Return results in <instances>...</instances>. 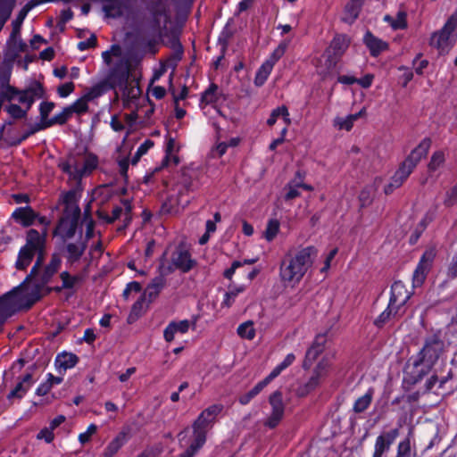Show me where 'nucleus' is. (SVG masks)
Returning <instances> with one entry per match:
<instances>
[{
    "mask_svg": "<svg viewBox=\"0 0 457 457\" xmlns=\"http://www.w3.org/2000/svg\"><path fill=\"white\" fill-rule=\"evenodd\" d=\"M43 256H37V262L26 280L12 290L0 296V328L17 312L30 308L44 295L45 286L57 272L61 266V258L54 254L50 263L42 273L38 269Z\"/></svg>",
    "mask_w": 457,
    "mask_h": 457,
    "instance_id": "1",
    "label": "nucleus"
},
{
    "mask_svg": "<svg viewBox=\"0 0 457 457\" xmlns=\"http://www.w3.org/2000/svg\"><path fill=\"white\" fill-rule=\"evenodd\" d=\"M120 46L112 45L107 51L102 53L104 62L108 68L105 78L89 88L82 96L89 103L99 97L108 89H116L117 86L122 85L127 76V66L117 62L120 58Z\"/></svg>",
    "mask_w": 457,
    "mask_h": 457,
    "instance_id": "2",
    "label": "nucleus"
},
{
    "mask_svg": "<svg viewBox=\"0 0 457 457\" xmlns=\"http://www.w3.org/2000/svg\"><path fill=\"white\" fill-rule=\"evenodd\" d=\"M317 255L318 250L314 246H306L288 253L280 265L281 281L287 287H295L312 266Z\"/></svg>",
    "mask_w": 457,
    "mask_h": 457,
    "instance_id": "3",
    "label": "nucleus"
},
{
    "mask_svg": "<svg viewBox=\"0 0 457 457\" xmlns=\"http://www.w3.org/2000/svg\"><path fill=\"white\" fill-rule=\"evenodd\" d=\"M411 294L402 281H395L391 286L388 304L374 320L373 324L382 328L388 323L398 321L406 312V304Z\"/></svg>",
    "mask_w": 457,
    "mask_h": 457,
    "instance_id": "4",
    "label": "nucleus"
},
{
    "mask_svg": "<svg viewBox=\"0 0 457 457\" xmlns=\"http://www.w3.org/2000/svg\"><path fill=\"white\" fill-rule=\"evenodd\" d=\"M168 16L165 12L147 14L139 27L138 45L145 53L155 54L156 45L166 29Z\"/></svg>",
    "mask_w": 457,
    "mask_h": 457,
    "instance_id": "5",
    "label": "nucleus"
},
{
    "mask_svg": "<svg viewBox=\"0 0 457 457\" xmlns=\"http://www.w3.org/2000/svg\"><path fill=\"white\" fill-rule=\"evenodd\" d=\"M430 146V139L424 138L413 150H411L410 154L402 162L399 169L393 175L389 183L385 187V194H391L395 188L400 187L403 184V182L413 171L417 164L428 154Z\"/></svg>",
    "mask_w": 457,
    "mask_h": 457,
    "instance_id": "6",
    "label": "nucleus"
},
{
    "mask_svg": "<svg viewBox=\"0 0 457 457\" xmlns=\"http://www.w3.org/2000/svg\"><path fill=\"white\" fill-rule=\"evenodd\" d=\"M439 358V352L435 345H423L422 349L412 356L406 371V379L415 385L421 381L431 371Z\"/></svg>",
    "mask_w": 457,
    "mask_h": 457,
    "instance_id": "7",
    "label": "nucleus"
},
{
    "mask_svg": "<svg viewBox=\"0 0 457 457\" xmlns=\"http://www.w3.org/2000/svg\"><path fill=\"white\" fill-rule=\"evenodd\" d=\"M98 164L97 157L92 154H71L59 162L61 170L74 180L89 174Z\"/></svg>",
    "mask_w": 457,
    "mask_h": 457,
    "instance_id": "8",
    "label": "nucleus"
},
{
    "mask_svg": "<svg viewBox=\"0 0 457 457\" xmlns=\"http://www.w3.org/2000/svg\"><path fill=\"white\" fill-rule=\"evenodd\" d=\"M120 60L117 62L125 64L128 68L127 76L124 83L122 85L117 86V88L114 89L117 96L120 95L121 97L126 100H134L137 99L140 96V88L132 81H129V78L130 72L136 68L138 64L140 59L137 56H134L130 52H125L120 47Z\"/></svg>",
    "mask_w": 457,
    "mask_h": 457,
    "instance_id": "9",
    "label": "nucleus"
},
{
    "mask_svg": "<svg viewBox=\"0 0 457 457\" xmlns=\"http://www.w3.org/2000/svg\"><path fill=\"white\" fill-rule=\"evenodd\" d=\"M457 42V11L449 18L443 29L432 34L430 46L440 54H447Z\"/></svg>",
    "mask_w": 457,
    "mask_h": 457,
    "instance_id": "10",
    "label": "nucleus"
},
{
    "mask_svg": "<svg viewBox=\"0 0 457 457\" xmlns=\"http://www.w3.org/2000/svg\"><path fill=\"white\" fill-rule=\"evenodd\" d=\"M222 410L223 405L220 403H215L204 409L192 424L193 437L205 444L207 432L212 428Z\"/></svg>",
    "mask_w": 457,
    "mask_h": 457,
    "instance_id": "11",
    "label": "nucleus"
},
{
    "mask_svg": "<svg viewBox=\"0 0 457 457\" xmlns=\"http://www.w3.org/2000/svg\"><path fill=\"white\" fill-rule=\"evenodd\" d=\"M436 256V250L434 247L428 248L423 253L412 275L413 287H420L424 283Z\"/></svg>",
    "mask_w": 457,
    "mask_h": 457,
    "instance_id": "12",
    "label": "nucleus"
},
{
    "mask_svg": "<svg viewBox=\"0 0 457 457\" xmlns=\"http://www.w3.org/2000/svg\"><path fill=\"white\" fill-rule=\"evenodd\" d=\"M269 403L271 407L270 415L264 421V426L269 428H275L282 420L285 413V404L281 391L273 392L269 397Z\"/></svg>",
    "mask_w": 457,
    "mask_h": 457,
    "instance_id": "13",
    "label": "nucleus"
},
{
    "mask_svg": "<svg viewBox=\"0 0 457 457\" xmlns=\"http://www.w3.org/2000/svg\"><path fill=\"white\" fill-rule=\"evenodd\" d=\"M399 436V428H395L388 431L379 434L374 444L372 457H386L392 445Z\"/></svg>",
    "mask_w": 457,
    "mask_h": 457,
    "instance_id": "14",
    "label": "nucleus"
},
{
    "mask_svg": "<svg viewBox=\"0 0 457 457\" xmlns=\"http://www.w3.org/2000/svg\"><path fill=\"white\" fill-rule=\"evenodd\" d=\"M12 218L23 227L32 225L36 220L38 223L47 227L49 220L46 217H40L35 212L30 206L20 207L14 210L12 214Z\"/></svg>",
    "mask_w": 457,
    "mask_h": 457,
    "instance_id": "15",
    "label": "nucleus"
},
{
    "mask_svg": "<svg viewBox=\"0 0 457 457\" xmlns=\"http://www.w3.org/2000/svg\"><path fill=\"white\" fill-rule=\"evenodd\" d=\"M131 437V428L124 426L120 431L109 442L103 452V457H113Z\"/></svg>",
    "mask_w": 457,
    "mask_h": 457,
    "instance_id": "16",
    "label": "nucleus"
},
{
    "mask_svg": "<svg viewBox=\"0 0 457 457\" xmlns=\"http://www.w3.org/2000/svg\"><path fill=\"white\" fill-rule=\"evenodd\" d=\"M194 328L195 323L187 320L172 321L164 329V339L167 342H171L173 340L179 339L181 336L185 335L190 329Z\"/></svg>",
    "mask_w": 457,
    "mask_h": 457,
    "instance_id": "17",
    "label": "nucleus"
},
{
    "mask_svg": "<svg viewBox=\"0 0 457 457\" xmlns=\"http://www.w3.org/2000/svg\"><path fill=\"white\" fill-rule=\"evenodd\" d=\"M171 263L176 269L187 272L194 268L195 261L192 259L188 250L178 247L172 253Z\"/></svg>",
    "mask_w": 457,
    "mask_h": 457,
    "instance_id": "18",
    "label": "nucleus"
},
{
    "mask_svg": "<svg viewBox=\"0 0 457 457\" xmlns=\"http://www.w3.org/2000/svg\"><path fill=\"white\" fill-rule=\"evenodd\" d=\"M46 228L45 227L43 234H40L36 229H29L27 233V240L25 248L38 253V256H43L45 247Z\"/></svg>",
    "mask_w": 457,
    "mask_h": 457,
    "instance_id": "19",
    "label": "nucleus"
},
{
    "mask_svg": "<svg viewBox=\"0 0 457 457\" xmlns=\"http://www.w3.org/2000/svg\"><path fill=\"white\" fill-rule=\"evenodd\" d=\"M33 384L34 379L31 373H26L18 381L16 386L8 393L7 399L10 401L13 399H22L27 392L32 387Z\"/></svg>",
    "mask_w": 457,
    "mask_h": 457,
    "instance_id": "20",
    "label": "nucleus"
},
{
    "mask_svg": "<svg viewBox=\"0 0 457 457\" xmlns=\"http://www.w3.org/2000/svg\"><path fill=\"white\" fill-rule=\"evenodd\" d=\"M338 61H337L331 54H324L317 59L315 62V69L317 74L322 79H327L334 71Z\"/></svg>",
    "mask_w": 457,
    "mask_h": 457,
    "instance_id": "21",
    "label": "nucleus"
},
{
    "mask_svg": "<svg viewBox=\"0 0 457 457\" xmlns=\"http://www.w3.org/2000/svg\"><path fill=\"white\" fill-rule=\"evenodd\" d=\"M395 457H417V449L411 428L409 430L407 436L399 441Z\"/></svg>",
    "mask_w": 457,
    "mask_h": 457,
    "instance_id": "22",
    "label": "nucleus"
},
{
    "mask_svg": "<svg viewBox=\"0 0 457 457\" xmlns=\"http://www.w3.org/2000/svg\"><path fill=\"white\" fill-rule=\"evenodd\" d=\"M350 44V39L345 35H337L331 41L325 53L331 54L337 61L345 54Z\"/></svg>",
    "mask_w": 457,
    "mask_h": 457,
    "instance_id": "23",
    "label": "nucleus"
},
{
    "mask_svg": "<svg viewBox=\"0 0 457 457\" xmlns=\"http://www.w3.org/2000/svg\"><path fill=\"white\" fill-rule=\"evenodd\" d=\"M366 114V109L362 108L359 112L345 117L337 116L333 120V126L337 130L350 131L354 122Z\"/></svg>",
    "mask_w": 457,
    "mask_h": 457,
    "instance_id": "24",
    "label": "nucleus"
},
{
    "mask_svg": "<svg viewBox=\"0 0 457 457\" xmlns=\"http://www.w3.org/2000/svg\"><path fill=\"white\" fill-rule=\"evenodd\" d=\"M76 227L77 221L75 217H63L59 221V224L54 230V234L60 236L62 238H69L74 235Z\"/></svg>",
    "mask_w": 457,
    "mask_h": 457,
    "instance_id": "25",
    "label": "nucleus"
},
{
    "mask_svg": "<svg viewBox=\"0 0 457 457\" xmlns=\"http://www.w3.org/2000/svg\"><path fill=\"white\" fill-rule=\"evenodd\" d=\"M364 43L373 56L378 55L388 47V44L386 42L376 37L370 32H367L365 34Z\"/></svg>",
    "mask_w": 457,
    "mask_h": 457,
    "instance_id": "26",
    "label": "nucleus"
},
{
    "mask_svg": "<svg viewBox=\"0 0 457 457\" xmlns=\"http://www.w3.org/2000/svg\"><path fill=\"white\" fill-rule=\"evenodd\" d=\"M150 303L151 302H148V296L146 294L143 293L137 301L133 304L128 318L129 321L134 322L136 320H137L148 309Z\"/></svg>",
    "mask_w": 457,
    "mask_h": 457,
    "instance_id": "27",
    "label": "nucleus"
},
{
    "mask_svg": "<svg viewBox=\"0 0 457 457\" xmlns=\"http://www.w3.org/2000/svg\"><path fill=\"white\" fill-rule=\"evenodd\" d=\"M78 357L76 354L67 352H62L58 353L54 363L59 370H67L69 369L73 368L78 362Z\"/></svg>",
    "mask_w": 457,
    "mask_h": 457,
    "instance_id": "28",
    "label": "nucleus"
},
{
    "mask_svg": "<svg viewBox=\"0 0 457 457\" xmlns=\"http://www.w3.org/2000/svg\"><path fill=\"white\" fill-rule=\"evenodd\" d=\"M295 356L294 353H288L285 359L279 362L263 379L270 384L272 380L278 378L282 371L288 368L295 361Z\"/></svg>",
    "mask_w": 457,
    "mask_h": 457,
    "instance_id": "29",
    "label": "nucleus"
},
{
    "mask_svg": "<svg viewBox=\"0 0 457 457\" xmlns=\"http://www.w3.org/2000/svg\"><path fill=\"white\" fill-rule=\"evenodd\" d=\"M245 285H230L228 290L225 293L221 302V307L229 308L235 303L239 294L245 291Z\"/></svg>",
    "mask_w": 457,
    "mask_h": 457,
    "instance_id": "30",
    "label": "nucleus"
},
{
    "mask_svg": "<svg viewBox=\"0 0 457 457\" xmlns=\"http://www.w3.org/2000/svg\"><path fill=\"white\" fill-rule=\"evenodd\" d=\"M278 118H282L287 126L291 124L289 111L286 105H280L272 110L269 119L267 120V124L270 127H272Z\"/></svg>",
    "mask_w": 457,
    "mask_h": 457,
    "instance_id": "31",
    "label": "nucleus"
},
{
    "mask_svg": "<svg viewBox=\"0 0 457 457\" xmlns=\"http://www.w3.org/2000/svg\"><path fill=\"white\" fill-rule=\"evenodd\" d=\"M407 14L403 11H399L395 16L386 14L384 16V21L387 22L395 29H404L407 27Z\"/></svg>",
    "mask_w": 457,
    "mask_h": 457,
    "instance_id": "32",
    "label": "nucleus"
},
{
    "mask_svg": "<svg viewBox=\"0 0 457 457\" xmlns=\"http://www.w3.org/2000/svg\"><path fill=\"white\" fill-rule=\"evenodd\" d=\"M373 395L374 389L370 387L363 395L355 400L353 405V411L355 413H361L365 411L372 402Z\"/></svg>",
    "mask_w": 457,
    "mask_h": 457,
    "instance_id": "33",
    "label": "nucleus"
},
{
    "mask_svg": "<svg viewBox=\"0 0 457 457\" xmlns=\"http://www.w3.org/2000/svg\"><path fill=\"white\" fill-rule=\"evenodd\" d=\"M361 6V0H351L345 7L343 20L352 23L358 17Z\"/></svg>",
    "mask_w": 457,
    "mask_h": 457,
    "instance_id": "34",
    "label": "nucleus"
},
{
    "mask_svg": "<svg viewBox=\"0 0 457 457\" xmlns=\"http://www.w3.org/2000/svg\"><path fill=\"white\" fill-rule=\"evenodd\" d=\"M302 190L297 177L289 181L283 188V198L285 201H292L301 195Z\"/></svg>",
    "mask_w": 457,
    "mask_h": 457,
    "instance_id": "35",
    "label": "nucleus"
},
{
    "mask_svg": "<svg viewBox=\"0 0 457 457\" xmlns=\"http://www.w3.org/2000/svg\"><path fill=\"white\" fill-rule=\"evenodd\" d=\"M7 45L8 50L12 58H15L20 54L24 53L27 49V45L22 41L21 36L11 35Z\"/></svg>",
    "mask_w": 457,
    "mask_h": 457,
    "instance_id": "36",
    "label": "nucleus"
},
{
    "mask_svg": "<svg viewBox=\"0 0 457 457\" xmlns=\"http://www.w3.org/2000/svg\"><path fill=\"white\" fill-rule=\"evenodd\" d=\"M61 201L65 205L66 210L71 212L74 216L77 217L79 214V209L76 204L77 194L75 191L63 193L61 196Z\"/></svg>",
    "mask_w": 457,
    "mask_h": 457,
    "instance_id": "37",
    "label": "nucleus"
},
{
    "mask_svg": "<svg viewBox=\"0 0 457 457\" xmlns=\"http://www.w3.org/2000/svg\"><path fill=\"white\" fill-rule=\"evenodd\" d=\"M268 385L269 384L264 379L259 381L251 390L239 396V403L242 405L248 404L251 400L259 395Z\"/></svg>",
    "mask_w": 457,
    "mask_h": 457,
    "instance_id": "38",
    "label": "nucleus"
},
{
    "mask_svg": "<svg viewBox=\"0 0 457 457\" xmlns=\"http://www.w3.org/2000/svg\"><path fill=\"white\" fill-rule=\"evenodd\" d=\"M163 286L164 279L162 277H157L152 280L144 291V294L148 296V302H153L157 297Z\"/></svg>",
    "mask_w": 457,
    "mask_h": 457,
    "instance_id": "39",
    "label": "nucleus"
},
{
    "mask_svg": "<svg viewBox=\"0 0 457 457\" xmlns=\"http://www.w3.org/2000/svg\"><path fill=\"white\" fill-rule=\"evenodd\" d=\"M273 65L268 62H264L257 70L254 77V85L257 87L262 86L268 79L270 74L273 70Z\"/></svg>",
    "mask_w": 457,
    "mask_h": 457,
    "instance_id": "40",
    "label": "nucleus"
},
{
    "mask_svg": "<svg viewBox=\"0 0 457 457\" xmlns=\"http://www.w3.org/2000/svg\"><path fill=\"white\" fill-rule=\"evenodd\" d=\"M35 252L25 248L24 246L19 252L18 259L16 261L15 266L18 270L26 269L33 260Z\"/></svg>",
    "mask_w": 457,
    "mask_h": 457,
    "instance_id": "41",
    "label": "nucleus"
},
{
    "mask_svg": "<svg viewBox=\"0 0 457 457\" xmlns=\"http://www.w3.org/2000/svg\"><path fill=\"white\" fill-rule=\"evenodd\" d=\"M324 351V345H310V347L305 353V359L303 367L309 368L312 365L313 361Z\"/></svg>",
    "mask_w": 457,
    "mask_h": 457,
    "instance_id": "42",
    "label": "nucleus"
},
{
    "mask_svg": "<svg viewBox=\"0 0 457 457\" xmlns=\"http://www.w3.org/2000/svg\"><path fill=\"white\" fill-rule=\"evenodd\" d=\"M237 334L244 340H253L255 337L253 322L247 320L240 324L237 328Z\"/></svg>",
    "mask_w": 457,
    "mask_h": 457,
    "instance_id": "43",
    "label": "nucleus"
},
{
    "mask_svg": "<svg viewBox=\"0 0 457 457\" xmlns=\"http://www.w3.org/2000/svg\"><path fill=\"white\" fill-rule=\"evenodd\" d=\"M88 111V102L81 96L77 99L72 104L66 107V113L73 114L76 113L78 115L86 113Z\"/></svg>",
    "mask_w": 457,
    "mask_h": 457,
    "instance_id": "44",
    "label": "nucleus"
},
{
    "mask_svg": "<svg viewBox=\"0 0 457 457\" xmlns=\"http://www.w3.org/2000/svg\"><path fill=\"white\" fill-rule=\"evenodd\" d=\"M14 4L15 0H0V29L9 19Z\"/></svg>",
    "mask_w": 457,
    "mask_h": 457,
    "instance_id": "45",
    "label": "nucleus"
},
{
    "mask_svg": "<svg viewBox=\"0 0 457 457\" xmlns=\"http://www.w3.org/2000/svg\"><path fill=\"white\" fill-rule=\"evenodd\" d=\"M217 91H218V87L215 85H212L203 94L201 104H202V108L204 111V112H206L205 108L208 105H211L217 101V99H218Z\"/></svg>",
    "mask_w": 457,
    "mask_h": 457,
    "instance_id": "46",
    "label": "nucleus"
},
{
    "mask_svg": "<svg viewBox=\"0 0 457 457\" xmlns=\"http://www.w3.org/2000/svg\"><path fill=\"white\" fill-rule=\"evenodd\" d=\"M179 150V146L173 138H169L166 145V157L165 161L167 163L173 162L177 165L179 162L176 153Z\"/></svg>",
    "mask_w": 457,
    "mask_h": 457,
    "instance_id": "47",
    "label": "nucleus"
},
{
    "mask_svg": "<svg viewBox=\"0 0 457 457\" xmlns=\"http://www.w3.org/2000/svg\"><path fill=\"white\" fill-rule=\"evenodd\" d=\"M289 45V40H284L274 49V51L268 57L266 62H270L273 66L278 62V60L285 54Z\"/></svg>",
    "mask_w": 457,
    "mask_h": 457,
    "instance_id": "48",
    "label": "nucleus"
},
{
    "mask_svg": "<svg viewBox=\"0 0 457 457\" xmlns=\"http://www.w3.org/2000/svg\"><path fill=\"white\" fill-rule=\"evenodd\" d=\"M445 162V154L444 151L438 150L433 153L428 168L429 171H436L443 166Z\"/></svg>",
    "mask_w": 457,
    "mask_h": 457,
    "instance_id": "49",
    "label": "nucleus"
},
{
    "mask_svg": "<svg viewBox=\"0 0 457 457\" xmlns=\"http://www.w3.org/2000/svg\"><path fill=\"white\" fill-rule=\"evenodd\" d=\"M375 195V191L371 187H364L359 194L358 199L361 208L368 207L371 204Z\"/></svg>",
    "mask_w": 457,
    "mask_h": 457,
    "instance_id": "50",
    "label": "nucleus"
},
{
    "mask_svg": "<svg viewBox=\"0 0 457 457\" xmlns=\"http://www.w3.org/2000/svg\"><path fill=\"white\" fill-rule=\"evenodd\" d=\"M279 227L280 223L278 220H270L263 234L264 238L267 241H272L277 237L279 231Z\"/></svg>",
    "mask_w": 457,
    "mask_h": 457,
    "instance_id": "51",
    "label": "nucleus"
},
{
    "mask_svg": "<svg viewBox=\"0 0 457 457\" xmlns=\"http://www.w3.org/2000/svg\"><path fill=\"white\" fill-rule=\"evenodd\" d=\"M10 100H17L20 104H23V108L29 111L34 103V97L29 91L18 93L16 96H11Z\"/></svg>",
    "mask_w": 457,
    "mask_h": 457,
    "instance_id": "52",
    "label": "nucleus"
},
{
    "mask_svg": "<svg viewBox=\"0 0 457 457\" xmlns=\"http://www.w3.org/2000/svg\"><path fill=\"white\" fill-rule=\"evenodd\" d=\"M84 250L85 245L83 243L68 245L67 252L69 260L71 262L79 260V258L82 255Z\"/></svg>",
    "mask_w": 457,
    "mask_h": 457,
    "instance_id": "53",
    "label": "nucleus"
},
{
    "mask_svg": "<svg viewBox=\"0 0 457 457\" xmlns=\"http://www.w3.org/2000/svg\"><path fill=\"white\" fill-rule=\"evenodd\" d=\"M154 110V106L149 101H146L137 108V111H139L141 115L140 124H146L149 121Z\"/></svg>",
    "mask_w": 457,
    "mask_h": 457,
    "instance_id": "54",
    "label": "nucleus"
},
{
    "mask_svg": "<svg viewBox=\"0 0 457 457\" xmlns=\"http://www.w3.org/2000/svg\"><path fill=\"white\" fill-rule=\"evenodd\" d=\"M204 445V444L193 437L189 446L178 457H194Z\"/></svg>",
    "mask_w": 457,
    "mask_h": 457,
    "instance_id": "55",
    "label": "nucleus"
},
{
    "mask_svg": "<svg viewBox=\"0 0 457 457\" xmlns=\"http://www.w3.org/2000/svg\"><path fill=\"white\" fill-rule=\"evenodd\" d=\"M320 372L318 370H314L313 374L311 376V378L308 379V381L304 384L302 390L306 394L314 390L320 384Z\"/></svg>",
    "mask_w": 457,
    "mask_h": 457,
    "instance_id": "56",
    "label": "nucleus"
},
{
    "mask_svg": "<svg viewBox=\"0 0 457 457\" xmlns=\"http://www.w3.org/2000/svg\"><path fill=\"white\" fill-rule=\"evenodd\" d=\"M104 11L108 17H118L122 14V6L119 3H110L105 4Z\"/></svg>",
    "mask_w": 457,
    "mask_h": 457,
    "instance_id": "57",
    "label": "nucleus"
},
{
    "mask_svg": "<svg viewBox=\"0 0 457 457\" xmlns=\"http://www.w3.org/2000/svg\"><path fill=\"white\" fill-rule=\"evenodd\" d=\"M7 112L14 119H21L27 113V110L16 104H11L6 107Z\"/></svg>",
    "mask_w": 457,
    "mask_h": 457,
    "instance_id": "58",
    "label": "nucleus"
},
{
    "mask_svg": "<svg viewBox=\"0 0 457 457\" xmlns=\"http://www.w3.org/2000/svg\"><path fill=\"white\" fill-rule=\"evenodd\" d=\"M141 115L137 109L130 113H127L124 116L126 125L129 129H132L137 123L140 124Z\"/></svg>",
    "mask_w": 457,
    "mask_h": 457,
    "instance_id": "59",
    "label": "nucleus"
},
{
    "mask_svg": "<svg viewBox=\"0 0 457 457\" xmlns=\"http://www.w3.org/2000/svg\"><path fill=\"white\" fill-rule=\"evenodd\" d=\"M60 277L62 281V287L64 288H72L79 281V277L71 276L66 271L62 272Z\"/></svg>",
    "mask_w": 457,
    "mask_h": 457,
    "instance_id": "60",
    "label": "nucleus"
},
{
    "mask_svg": "<svg viewBox=\"0 0 457 457\" xmlns=\"http://www.w3.org/2000/svg\"><path fill=\"white\" fill-rule=\"evenodd\" d=\"M456 204H457V184L446 192L445 199H444V204L445 206L450 207V206H453Z\"/></svg>",
    "mask_w": 457,
    "mask_h": 457,
    "instance_id": "61",
    "label": "nucleus"
},
{
    "mask_svg": "<svg viewBox=\"0 0 457 457\" xmlns=\"http://www.w3.org/2000/svg\"><path fill=\"white\" fill-rule=\"evenodd\" d=\"M97 430V426L94 423H91L87 430L83 433H80L79 435V442L81 444V445H85L87 444V442L90 441V437L93 434H95Z\"/></svg>",
    "mask_w": 457,
    "mask_h": 457,
    "instance_id": "62",
    "label": "nucleus"
},
{
    "mask_svg": "<svg viewBox=\"0 0 457 457\" xmlns=\"http://www.w3.org/2000/svg\"><path fill=\"white\" fill-rule=\"evenodd\" d=\"M37 439L44 440L46 443L51 444L54 439V431L48 427H45L37 433Z\"/></svg>",
    "mask_w": 457,
    "mask_h": 457,
    "instance_id": "63",
    "label": "nucleus"
},
{
    "mask_svg": "<svg viewBox=\"0 0 457 457\" xmlns=\"http://www.w3.org/2000/svg\"><path fill=\"white\" fill-rule=\"evenodd\" d=\"M447 278L452 280L457 278V253L453 254L446 270Z\"/></svg>",
    "mask_w": 457,
    "mask_h": 457,
    "instance_id": "64",
    "label": "nucleus"
}]
</instances>
